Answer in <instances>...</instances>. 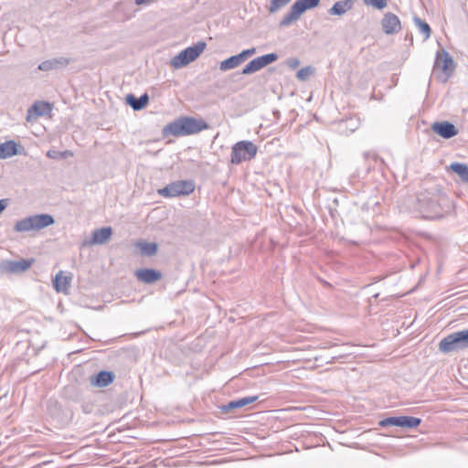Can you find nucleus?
I'll use <instances>...</instances> for the list:
<instances>
[{
  "instance_id": "1",
  "label": "nucleus",
  "mask_w": 468,
  "mask_h": 468,
  "mask_svg": "<svg viewBox=\"0 0 468 468\" xmlns=\"http://www.w3.org/2000/svg\"><path fill=\"white\" fill-rule=\"evenodd\" d=\"M209 125L202 119L183 116L164 126L162 133L164 136L173 135L176 137L196 134L203 130L208 129Z\"/></svg>"
},
{
  "instance_id": "2",
  "label": "nucleus",
  "mask_w": 468,
  "mask_h": 468,
  "mask_svg": "<svg viewBox=\"0 0 468 468\" xmlns=\"http://www.w3.org/2000/svg\"><path fill=\"white\" fill-rule=\"evenodd\" d=\"M54 222V218L49 214L33 215L16 221L14 226V230L16 232L40 230L53 225Z\"/></svg>"
},
{
  "instance_id": "3",
  "label": "nucleus",
  "mask_w": 468,
  "mask_h": 468,
  "mask_svg": "<svg viewBox=\"0 0 468 468\" xmlns=\"http://www.w3.org/2000/svg\"><path fill=\"white\" fill-rule=\"evenodd\" d=\"M468 349V329L453 332L439 343V350L443 354Z\"/></svg>"
},
{
  "instance_id": "4",
  "label": "nucleus",
  "mask_w": 468,
  "mask_h": 468,
  "mask_svg": "<svg viewBox=\"0 0 468 468\" xmlns=\"http://www.w3.org/2000/svg\"><path fill=\"white\" fill-rule=\"evenodd\" d=\"M321 0H297L290 7L289 11L280 21L281 27H287L297 21L301 16L307 10L316 7Z\"/></svg>"
},
{
  "instance_id": "5",
  "label": "nucleus",
  "mask_w": 468,
  "mask_h": 468,
  "mask_svg": "<svg viewBox=\"0 0 468 468\" xmlns=\"http://www.w3.org/2000/svg\"><path fill=\"white\" fill-rule=\"evenodd\" d=\"M416 209L423 218L433 219L442 215L441 205L435 197L426 194H419L417 197Z\"/></svg>"
},
{
  "instance_id": "6",
  "label": "nucleus",
  "mask_w": 468,
  "mask_h": 468,
  "mask_svg": "<svg viewBox=\"0 0 468 468\" xmlns=\"http://www.w3.org/2000/svg\"><path fill=\"white\" fill-rule=\"evenodd\" d=\"M206 47L207 44L204 41H199L197 44L183 49L171 59V66L175 69H181L188 65L201 55V53L206 49Z\"/></svg>"
},
{
  "instance_id": "7",
  "label": "nucleus",
  "mask_w": 468,
  "mask_h": 468,
  "mask_svg": "<svg viewBox=\"0 0 468 468\" xmlns=\"http://www.w3.org/2000/svg\"><path fill=\"white\" fill-rule=\"evenodd\" d=\"M257 151L258 148L252 142L239 141L232 146L230 162L239 165L243 161H250L256 156Z\"/></svg>"
},
{
  "instance_id": "8",
  "label": "nucleus",
  "mask_w": 468,
  "mask_h": 468,
  "mask_svg": "<svg viewBox=\"0 0 468 468\" xmlns=\"http://www.w3.org/2000/svg\"><path fill=\"white\" fill-rule=\"evenodd\" d=\"M439 70L442 73V75L439 77L442 81H447L454 70V61L445 49H441L436 54L433 72L437 73Z\"/></svg>"
},
{
  "instance_id": "9",
  "label": "nucleus",
  "mask_w": 468,
  "mask_h": 468,
  "mask_svg": "<svg viewBox=\"0 0 468 468\" xmlns=\"http://www.w3.org/2000/svg\"><path fill=\"white\" fill-rule=\"evenodd\" d=\"M195 185L192 181L180 180L167 185L165 187L159 189L158 194L163 197H174L178 196H186L192 193Z\"/></svg>"
},
{
  "instance_id": "10",
  "label": "nucleus",
  "mask_w": 468,
  "mask_h": 468,
  "mask_svg": "<svg viewBox=\"0 0 468 468\" xmlns=\"http://www.w3.org/2000/svg\"><path fill=\"white\" fill-rule=\"evenodd\" d=\"M276 53H269L250 60L243 69L242 74L250 75L255 73L264 67L275 62L278 59Z\"/></svg>"
},
{
  "instance_id": "11",
  "label": "nucleus",
  "mask_w": 468,
  "mask_h": 468,
  "mask_svg": "<svg viewBox=\"0 0 468 468\" xmlns=\"http://www.w3.org/2000/svg\"><path fill=\"white\" fill-rule=\"evenodd\" d=\"M259 395L247 396L240 399L230 400L229 402L218 406L221 414L231 415L238 410H240L259 399Z\"/></svg>"
},
{
  "instance_id": "12",
  "label": "nucleus",
  "mask_w": 468,
  "mask_h": 468,
  "mask_svg": "<svg viewBox=\"0 0 468 468\" xmlns=\"http://www.w3.org/2000/svg\"><path fill=\"white\" fill-rule=\"evenodd\" d=\"M33 261V259H22L20 261H2L0 262V271L6 273H22L31 267Z\"/></svg>"
},
{
  "instance_id": "13",
  "label": "nucleus",
  "mask_w": 468,
  "mask_h": 468,
  "mask_svg": "<svg viewBox=\"0 0 468 468\" xmlns=\"http://www.w3.org/2000/svg\"><path fill=\"white\" fill-rule=\"evenodd\" d=\"M112 234V229L111 227H103L101 229H96L92 232V237L90 239H85L82 242V246H92L96 244H105L107 243Z\"/></svg>"
},
{
  "instance_id": "14",
  "label": "nucleus",
  "mask_w": 468,
  "mask_h": 468,
  "mask_svg": "<svg viewBox=\"0 0 468 468\" xmlns=\"http://www.w3.org/2000/svg\"><path fill=\"white\" fill-rule=\"evenodd\" d=\"M138 9H133V4L128 2H118L113 7V12L117 20L124 22L132 19Z\"/></svg>"
},
{
  "instance_id": "15",
  "label": "nucleus",
  "mask_w": 468,
  "mask_h": 468,
  "mask_svg": "<svg viewBox=\"0 0 468 468\" xmlns=\"http://www.w3.org/2000/svg\"><path fill=\"white\" fill-rule=\"evenodd\" d=\"M431 130L444 139H450L458 134L457 128L448 121L432 123Z\"/></svg>"
},
{
  "instance_id": "16",
  "label": "nucleus",
  "mask_w": 468,
  "mask_h": 468,
  "mask_svg": "<svg viewBox=\"0 0 468 468\" xmlns=\"http://www.w3.org/2000/svg\"><path fill=\"white\" fill-rule=\"evenodd\" d=\"M383 31L388 34H394L400 30V21L399 17L393 13H387L381 20Z\"/></svg>"
},
{
  "instance_id": "17",
  "label": "nucleus",
  "mask_w": 468,
  "mask_h": 468,
  "mask_svg": "<svg viewBox=\"0 0 468 468\" xmlns=\"http://www.w3.org/2000/svg\"><path fill=\"white\" fill-rule=\"evenodd\" d=\"M135 276L140 282L150 284L159 281L162 273L154 269H139L135 271Z\"/></svg>"
},
{
  "instance_id": "18",
  "label": "nucleus",
  "mask_w": 468,
  "mask_h": 468,
  "mask_svg": "<svg viewBox=\"0 0 468 468\" xmlns=\"http://www.w3.org/2000/svg\"><path fill=\"white\" fill-rule=\"evenodd\" d=\"M69 64V59L64 57L58 58H51L41 62L38 65V69L42 71H49L52 69L64 68Z\"/></svg>"
},
{
  "instance_id": "19",
  "label": "nucleus",
  "mask_w": 468,
  "mask_h": 468,
  "mask_svg": "<svg viewBox=\"0 0 468 468\" xmlns=\"http://www.w3.org/2000/svg\"><path fill=\"white\" fill-rule=\"evenodd\" d=\"M70 282L71 276L64 275V272L62 271H59L53 280L54 289L58 292L67 293Z\"/></svg>"
},
{
  "instance_id": "20",
  "label": "nucleus",
  "mask_w": 468,
  "mask_h": 468,
  "mask_svg": "<svg viewBox=\"0 0 468 468\" xmlns=\"http://www.w3.org/2000/svg\"><path fill=\"white\" fill-rule=\"evenodd\" d=\"M50 111L51 107L48 102L37 101L28 109L27 120L30 121V117L33 112L36 117H38L47 115Z\"/></svg>"
},
{
  "instance_id": "21",
  "label": "nucleus",
  "mask_w": 468,
  "mask_h": 468,
  "mask_svg": "<svg viewBox=\"0 0 468 468\" xmlns=\"http://www.w3.org/2000/svg\"><path fill=\"white\" fill-rule=\"evenodd\" d=\"M126 102L134 111H140L144 109L149 102V96L147 93H144L139 98H136L133 94H128L126 96Z\"/></svg>"
},
{
  "instance_id": "22",
  "label": "nucleus",
  "mask_w": 468,
  "mask_h": 468,
  "mask_svg": "<svg viewBox=\"0 0 468 468\" xmlns=\"http://www.w3.org/2000/svg\"><path fill=\"white\" fill-rule=\"evenodd\" d=\"M18 153L17 144L13 140L6 141L0 144V159L9 158Z\"/></svg>"
},
{
  "instance_id": "23",
  "label": "nucleus",
  "mask_w": 468,
  "mask_h": 468,
  "mask_svg": "<svg viewBox=\"0 0 468 468\" xmlns=\"http://www.w3.org/2000/svg\"><path fill=\"white\" fill-rule=\"evenodd\" d=\"M353 6L351 1L342 0L335 2L333 6L328 10L329 15L332 16H342L350 10Z\"/></svg>"
},
{
  "instance_id": "24",
  "label": "nucleus",
  "mask_w": 468,
  "mask_h": 468,
  "mask_svg": "<svg viewBox=\"0 0 468 468\" xmlns=\"http://www.w3.org/2000/svg\"><path fill=\"white\" fill-rule=\"evenodd\" d=\"M136 247L142 256L151 257L155 255L158 250V245L155 242L139 241L136 243Z\"/></svg>"
},
{
  "instance_id": "25",
  "label": "nucleus",
  "mask_w": 468,
  "mask_h": 468,
  "mask_svg": "<svg viewBox=\"0 0 468 468\" xmlns=\"http://www.w3.org/2000/svg\"><path fill=\"white\" fill-rule=\"evenodd\" d=\"M242 63L243 61L241 60V57H239V54L234 55L228 58L227 59L222 60L219 64V69L221 71H228L239 67Z\"/></svg>"
},
{
  "instance_id": "26",
  "label": "nucleus",
  "mask_w": 468,
  "mask_h": 468,
  "mask_svg": "<svg viewBox=\"0 0 468 468\" xmlns=\"http://www.w3.org/2000/svg\"><path fill=\"white\" fill-rule=\"evenodd\" d=\"M450 169L457 174L461 180L464 183H468V165L463 163H452Z\"/></svg>"
},
{
  "instance_id": "27",
  "label": "nucleus",
  "mask_w": 468,
  "mask_h": 468,
  "mask_svg": "<svg viewBox=\"0 0 468 468\" xmlns=\"http://www.w3.org/2000/svg\"><path fill=\"white\" fill-rule=\"evenodd\" d=\"M115 374L112 371L101 370L97 374L90 375L86 380L90 381H112L114 380Z\"/></svg>"
},
{
  "instance_id": "28",
  "label": "nucleus",
  "mask_w": 468,
  "mask_h": 468,
  "mask_svg": "<svg viewBox=\"0 0 468 468\" xmlns=\"http://www.w3.org/2000/svg\"><path fill=\"white\" fill-rule=\"evenodd\" d=\"M413 21L415 26L420 30V32L423 35L424 40H427L431 34V29L430 26L418 16H414Z\"/></svg>"
},
{
  "instance_id": "29",
  "label": "nucleus",
  "mask_w": 468,
  "mask_h": 468,
  "mask_svg": "<svg viewBox=\"0 0 468 468\" xmlns=\"http://www.w3.org/2000/svg\"><path fill=\"white\" fill-rule=\"evenodd\" d=\"M421 422V420L411 416H400V426L403 428H416Z\"/></svg>"
},
{
  "instance_id": "30",
  "label": "nucleus",
  "mask_w": 468,
  "mask_h": 468,
  "mask_svg": "<svg viewBox=\"0 0 468 468\" xmlns=\"http://www.w3.org/2000/svg\"><path fill=\"white\" fill-rule=\"evenodd\" d=\"M291 0H270V5L268 7V11L271 14H274L278 12L280 9L284 7L287 4H289Z\"/></svg>"
},
{
  "instance_id": "31",
  "label": "nucleus",
  "mask_w": 468,
  "mask_h": 468,
  "mask_svg": "<svg viewBox=\"0 0 468 468\" xmlns=\"http://www.w3.org/2000/svg\"><path fill=\"white\" fill-rule=\"evenodd\" d=\"M314 71V69L311 66L302 68L297 71L296 77L300 80H306Z\"/></svg>"
},
{
  "instance_id": "32",
  "label": "nucleus",
  "mask_w": 468,
  "mask_h": 468,
  "mask_svg": "<svg viewBox=\"0 0 468 468\" xmlns=\"http://www.w3.org/2000/svg\"><path fill=\"white\" fill-rule=\"evenodd\" d=\"M381 427L388 426H400V416L399 417H388L379 421Z\"/></svg>"
},
{
  "instance_id": "33",
  "label": "nucleus",
  "mask_w": 468,
  "mask_h": 468,
  "mask_svg": "<svg viewBox=\"0 0 468 468\" xmlns=\"http://www.w3.org/2000/svg\"><path fill=\"white\" fill-rule=\"evenodd\" d=\"M367 5L373 6L377 9H383L387 6V0H364Z\"/></svg>"
},
{
  "instance_id": "34",
  "label": "nucleus",
  "mask_w": 468,
  "mask_h": 468,
  "mask_svg": "<svg viewBox=\"0 0 468 468\" xmlns=\"http://www.w3.org/2000/svg\"><path fill=\"white\" fill-rule=\"evenodd\" d=\"M256 53V48H251L248 49L242 50L240 53H239V57H241V60L245 62L249 58L253 56Z\"/></svg>"
},
{
  "instance_id": "35",
  "label": "nucleus",
  "mask_w": 468,
  "mask_h": 468,
  "mask_svg": "<svg viewBox=\"0 0 468 468\" xmlns=\"http://www.w3.org/2000/svg\"><path fill=\"white\" fill-rule=\"evenodd\" d=\"M47 156L51 159H63L65 158V154L57 150H48L47 152Z\"/></svg>"
},
{
  "instance_id": "36",
  "label": "nucleus",
  "mask_w": 468,
  "mask_h": 468,
  "mask_svg": "<svg viewBox=\"0 0 468 468\" xmlns=\"http://www.w3.org/2000/svg\"><path fill=\"white\" fill-rule=\"evenodd\" d=\"M157 0H135L134 1V5H144V6H148L154 3H155Z\"/></svg>"
},
{
  "instance_id": "37",
  "label": "nucleus",
  "mask_w": 468,
  "mask_h": 468,
  "mask_svg": "<svg viewBox=\"0 0 468 468\" xmlns=\"http://www.w3.org/2000/svg\"><path fill=\"white\" fill-rule=\"evenodd\" d=\"M287 65H288L290 68H292V69H295V68H297V67L300 65V61H299V59H298V58H290V59H288V61H287Z\"/></svg>"
},
{
  "instance_id": "38",
  "label": "nucleus",
  "mask_w": 468,
  "mask_h": 468,
  "mask_svg": "<svg viewBox=\"0 0 468 468\" xmlns=\"http://www.w3.org/2000/svg\"><path fill=\"white\" fill-rule=\"evenodd\" d=\"M85 367L78 366L76 367L73 371L71 372L72 378H77L78 376L81 375V373L84 371Z\"/></svg>"
},
{
  "instance_id": "39",
  "label": "nucleus",
  "mask_w": 468,
  "mask_h": 468,
  "mask_svg": "<svg viewBox=\"0 0 468 468\" xmlns=\"http://www.w3.org/2000/svg\"><path fill=\"white\" fill-rule=\"evenodd\" d=\"M112 382H90L91 388H105Z\"/></svg>"
},
{
  "instance_id": "40",
  "label": "nucleus",
  "mask_w": 468,
  "mask_h": 468,
  "mask_svg": "<svg viewBox=\"0 0 468 468\" xmlns=\"http://www.w3.org/2000/svg\"><path fill=\"white\" fill-rule=\"evenodd\" d=\"M7 206H8V199L4 198V199L0 200V215L6 208Z\"/></svg>"
},
{
  "instance_id": "41",
  "label": "nucleus",
  "mask_w": 468,
  "mask_h": 468,
  "mask_svg": "<svg viewBox=\"0 0 468 468\" xmlns=\"http://www.w3.org/2000/svg\"><path fill=\"white\" fill-rule=\"evenodd\" d=\"M62 154H65V158L69 156V155H72L71 152L69 151H64V152H61Z\"/></svg>"
},
{
  "instance_id": "42",
  "label": "nucleus",
  "mask_w": 468,
  "mask_h": 468,
  "mask_svg": "<svg viewBox=\"0 0 468 468\" xmlns=\"http://www.w3.org/2000/svg\"><path fill=\"white\" fill-rule=\"evenodd\" d=\"M74 387L73 386H69L66 388V392L68 393L69 391H71V390H74Z\"/></svg>"
},
{
  "instance_id": "43",
  "label": "nucleus",
  "mask_w": 468,
  "mask_h": 468,
  "mask_svg": "<svg viewBox=\"0 0 468 468\" xmlns=\"http://www.w3.org/2000/svg\"><path fill=\"white\" fill-rule=\"evenodd\" d=\"M365 158H367L369 156L368 153L364 154Z\"/></svg>"
}]
</instances>
